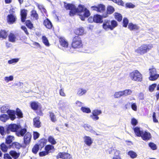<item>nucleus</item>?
Here are the masks:
<instances>
[{
    "label": "nucleus",
    "instance_id": "052dcab7",
    "mask_svg": "<svg viewBox=\"0 0 159 159\" xmlns=\"http://www.w3.org/2000/svg\"><path fill=\"white\" fill-rule=\"evenodd\" d=\"M41 107H40L38 110H37L36 111L37 114L40 116H42L43 115V113L41 110Z\"/></svg>",
    "mask_w": 159,
    "mask_h": 159
},
{
    "label": "nucleus",
    "instance_id": "f704fd0d",
    "mask_svg": "<svg viewBox=\"0 0 159 159\" xmlns=\"http://www.w3.org/2000/svg\"><path fill=\"white\" fill-rule=\"evenodd\" d=\"M87 92V90L82 88H79L78 89L77 94L79 96H81L85 94Z\"/></svg>",
    "mask_w": 159,
    "mask_h": 159
},
{
    "label": "nucleus",
    "instance_id": "69168bd1",
    "mask_svg": "<svg viewBox=\"0 0 159 159\" xmlns=\"http://www.w3.org/2000/svg\"><path fill=\"white\" fill-rule=\"evenodd\" d=\"M3 158L5 159H12V158L10 156L9 154L7 153L4 154Z\"/></svg>",
    "mask_w": 159,
    "mask_h": 159
},
{
    "label": "nucleus",
    "instance_id": "338daca9",
    "mask_svg": "<svg viewBox=\"0 0 159 159\" xmlns=\"http://www.w3.org/2000/svg\"><path fill=\"white\" fill-rule=\"evenodd\" d=\"M59 94L61 96L65 97L66 96V94L64 92V90L63 89H61L59 90Z\"/></svg>",
    "mask_w": 159,
    "mask_h": 159
},
{
    "label": "nucleus",
    "instance_id": "de8ad7c7",
    "mask_svg": "<svg viewBox=\"0 0 159 159\" xmlns=\"http://www.w3.org/2000/svg\"><path fill=\"white\" fill-rule=\"evenodd\" d=\"M129 24V20L126 17H124L123 20V26L124 27H126Z\"/></svg>",
    "mask_w": 159,
    "mask_h": 159
},
{
    "label": "nucleus",
    "instance_id": "5fc2aeb1",
    "mask_svg": "<svg viewBox=\"0 0 159 159\" xmlns=\"http://www.w3.org/2000/svg\"><path fill=\"white\" fill-rule=\"evenodd\" d=\"M135 7V6L131 3L127 2L125 4V7L127 8H133Z\"/></svg>",
    "mask_w": 159,
    "mask_h": 159
},
{
    "label": "nucleus",
    "instance_id": "ddd939ff",
    "mask_svg": "<svg viewBox=\"0 0 159 159\" xmlns=\"http://www.w3.org/2000/svg\"><path fill=\"white\" fill-rule=\"evenodd\" d=\"M16 19V16L13 14H9L7 16V22L9 24H12L15 23Z\"/></svg>",
    "mask_w": 159,
    "mask_h": 159
},
{
    "label": "nucleus",
    "instance_id": "bb28decb",
    "mask_svg": "<svg viewBox=\"0 0 159 159\" xmlns=\"http://www.w3.org/2000/svg\"><path fill=\"white\" fill-rule=\"evenodd\" d=\"M84 142L88 146H90L93 143V141L91 138L89 136H85L84 138Z\"/></svg>",
    "mask_w": 159,
    "mask_h": 159
},
{
    "label": "nucleus",
    "instance_id": "c756f323",
    "mask_svg": "<svg viewBox=\"0 0 159 159\" xmlns=\"http://www.w3.org/2000/svg\"><path fill=\"white\" fill-rule=\"evenodd\" d=\"M15 140L14 136L11 135L7 136L5 139V143L7 144H10Z\"/></svg>",
    "mask_w": 159,
    "mask_h": 159
},
{
    "label": "nucleus",
    "instance_id": "4be33fe9",
    "mask_svg": "<svg viewBox=\"0 0 159 159\" xmlns=\"http://www.w3.org/2000/svg\"><path fill=\"white\" fill-rule=\"evenodd\" d=\"M30 106L31 109L34 111H37L41 107L40 104L38 102L34 101L31 102Z\"/></svg>",
    "mask_w": 159,
    "mask_h": 159
},
{
    "label": "nucleus",
    "instance_id": "a18cd8bd",
    "mask_svg": "<svg viewBox=\"0 0 159 159\" xmlns=\"http://www.w3.org/2000/svg\"><path fill=\"white\" fill-rule=\"evenodd\" d=\"M48 141L52 145H55L57 143V142L54 139L52 136L48 137Z\"/></svg>",
    "mask_w": 159,
    "mask_h": 159
},
{
    "label": "nucleus",
    "instance_id": "ea45409f",
    "mask_svg": "<svg viewBox=\"0 0 159 159\" xmlns=\"http://www.w3.org/2000/svg\"><path fill=\"white\" fill-rule=\"evenodd\" d=\"M9 118L7 114H2L0 116V120L2 122H5Z\"/></svg>",
    "mask_w": 159,
    "mask_h": 159
},
{
    "label": "nucleus",
    "instance_id": "473e14b6",
    "mask_svg": "<svg viewBox=\"0 0 159 159\" xmlns=\"http://www.w3.org/2000/svg\"><path fill=\"white\" fill-rule=\"evenodd\" d=\"M30 16L35 20H38L39 19L38 14L36 11L34 9L31 11Z\"/></svg>",
    "mask_w": 159,
    "mask_h": 159
},
{
    "label": "nucleus",
    "instance_id": "864d4df0",
    "mask_svg": "<svg viewBox=\"0 0 159 159\" xmlns=\"http://www.w3.org/2000/svg\"><path fill=\"white\" fill-rule=\"evenodd\" d=\"M19 59L18 58H13L9 60L8 61V63L9 64H12L14 63H16L18 61Z\"/></svg>",
    "mask_w": 159,
    "mask_h": 159
},
{
    "label": "nucleus",
    "instance_id": "4d7b16f0",
    "mask_svg": "<svg viewBox=\"0 0 159 159\" xmlns=\"http://www.w3.org/2000/svg\"><path fill=\"white\" fill-rule=\"evenodd\" d=\"M38 8L41 10L45 14L47 13V11L46 9L42 5H38L37 6Z\"/></svg>",
    "mask_w": 159,
    "mask_h": 159
},
{
    "label": "nucleus",
    "instance_id": "f8f14e48",
    "mask_svg": "<svg viewBox=\"0 0 159 159\" xmlns=\"http://www.w3.org/2000/svg\"><path fill=\"white\" fill-rule=\"evenodd\" d=\"M32 135L31 133L27 132L24 136L23 143L25 146L29 145L31 141Z\"/></svg>",
    "mask_w": 159,
    "mask_h": 159
},
{
    "label": "nucleus",
    "instance_id": "58836bf2",
    "mask_svg": "<svg viewBox=\"0 0 159 159\" xmlns=\"http://www.w3.org/2000/svg\"><path fill=\"white\" fill-rule=\"evenodd\" d=\"M42 40L43 43L45 46L48 47L50 46V44L49 42L48 38L45 36H42Z\"/></svg>",
    "mask_w": 159,
    "mask_h": 159
},
{
    "label": "nucleus",
    "instance_id": "39448f33",
    "mask_svg": "<svg viewBox=\"0 0 159 159\" xmlns=\"http://www.w3.org/2000/svg\"><path fill=\"white\" fill-rule=\"evenodd\" d=\"M152 48L151 44H144L136 49L135 52L140 55H143L149 52Z\"/></svg>",
    "mask_w": 159,
    "mask_h": 159
},
{
    "label": "nucleus",
    "instance_id": "6e6552de",
    "mask_svg": "<svg viewBox=\"0 0 159 159\" xmlns=\"http://www.w3.org/2000/svg\"><path fill=\"white\" fill-rule=\"evenodd\" d=\"M149 80L150 81H153L157 80L159 77V74L157 73L156 69L152 67L149 69Z\"/></svg>",
    "mask_w": 159,
    "mask_h": 159
},
{
    "label": "nucleus",
    "instance_id": "7c9ffc66",
    "mask_svg": "<svg viewBox=\"0 0 159 159\" xmlns=\"http://www.w3.org/2000/svg\"><path fill=\"white\" fill-rule=\"evenodd\" d=\"M9 147L10 148H16L19 149L22 147V145L20 143L15 142L12 143Z\"/></svg>",
    "mask_w": 159,
    "mask_h": 159
},
{
    "label": "nucleus",
    "instance_id": "4468645a",
    "mask_svg": "<svg viewBox=\"0 0 159 159\" xmlns=\"http://www.w3.org/2000/svg\"><path fill=\"white\" fill-rule=\"evenodd\" d=\"M102 113L101 110L95 109L93 111L92 114L90 115V116L93 120H97L99 118L98 115L101 114Z\"/></svg>",
    "mask_w": 159,
    "mask_h": 159
},
{
    "label": "nucleus",
    "instance_id": "7ed1b4c3",
    "mask_svg": "<svg viewBox=\"0 0 159 159\" xmlns=\"http://www.w3.org/2000/svg\"><path fill=\"white\" fill-rule=\"evenodd\" d=\"M27 11L25 9H22L20 10V19L21 21L24 23L25 22V25L30 30L34 28L33 24L30 20H26L27 16Z\"/></svg>",
    "mask_w": 159,
    "mask_h": 159
},
{
    "label": "nucleus",
    "instance_id": "e2e57ef3",
    "mask_svg": "<svg viewBox=\"0 0 159 159\" xmlns=\"http://www.w3.org/2000/svg\"><path fill=\"white\" fill-rule=\"evenodd\" d=\"M39 136V134L37 132H34L33 133V138L34 140L37 139Z\"/></svg>",
    "mask_w": 159,
    "mask_h": 159
},
{
    "label": "nucleus",
    "instance_id": "1a4fd4ad",
    "mask_svg": "<svg viewBox=\"0 0 159 159\" xmlns=\"http://www.w3.org/2000/svg\"><path fill=\"white\" fill-rule=\"evenodd\" d=\"M91 8L92 11H95L98 12L103 13L105 11V6L102 4L91 6Z\"/></svg>",
    "mask_w": 159,
    "mask_h": 159
},
{
    "label": "nucleus",
    "instance_id": "f3484780",
    "mask_svg": "<svg viewBox=\"0 0 159 159\" xmlns=\"http://www.w3.org/2000/svg\"><path fill=\"white\" fill-rule=\"evenodd\" d=\"M114 11L115 9L112 6H108L107 8L106 12L105 13L103 14V17H107L108 16V15L111 14L114 12Z\"/></svg>",
    "mask_w": 159,
    "mask_h": 159
},
{
    "label": "nucleus",
    "instance_id": "f257e3e1",
    "mask_svg": "<svg viewBox=\"0 0 159 159\" xmlns=\"http://www.w3.org/2000/svg\"><path fill=\"white\" fill-rule=\"evenodd\" d=\"M64 7L67 10H69V15L70 16H75L76 13L80 16L81 19L84 20L85 18H87L90 15L89 10L81 4L78 5V7L72 3H66L64 2Z\"/></svg>",
    "mask_w": 159,
    "mask_h": 159
},
{
    "label": "nucleus",
    "instance_id": "79ce46f5",
    "mask_svg": "<svg viewBox=\"0 0 159 159\" xmlns=\"http://www.w3.org/2000/svg\"><path fill=\"white\" fill-rule=\"evenodd\" d=\"M128 154L129 156L130 157L133 159L136 158L137 155L136 152L133 151H130L128 152Z\"/></svg>",
    "mask_w": 159,
    "mask_h": 159
},
{
    "label": "nucleus",
    "instance_id": "0e129e2a",
    "mask_svg": "<svg viewBox=\"0 0 159 159\" xmlns=\"http://www.w3.org/2000/svg\"><path fill=\"white\" fill-rule=\"evenodd\" d=\"M131 124L135 126L138 124V121L135 119L133 118L131 119Z\"/></svg>",
    "mask_w": 159,
    "mask_h": 159
},
{
    "label": "nucleus",
    "instance_id": "c9c22d12",
    "mask_svg": "<svg viewBox=\"0 0 159 159\" xmlns=\"http://www.w3.org/2000/svg\"><path fill=\"white\" fill-rule=\"evenodd\" d=\"M49 117L51 121L53 122H55L57 120L55 114L51 111L49 112Z\"/></svg>",
    "mask_w": 159,
    "mask_h": 159
},
{
    "label": "nucleus",
    "instance_id": "6ab92c4d",
    "mask_svg": "<svg viewBox=\"0 0 159 159\" xmlns=\"http://www.w3.org/2000/svg\"><path fill=\"white\" fill-rule=\"evenodd\" d=\"M141 137L143 140L144 141H148L151 138V135L149 132L143 131Z\"/></svg>",
    "mask_w": 159,
    "mask_h": 159
},
{
    "label": "nucleus",
    "instance_id": "c85d7f7f",
    "mask_svg": "<svg viewBox=\"0 0 159 159\" xmlns=\"http://www.w3.org/2000/svg\"><path fill=\"white\" fill-rule=\"evenodd\" d=\"M133 130L135 134L137 137H140L141 136L142 134L143 131L141 130L140 128L138 127H136L134 128Z\"/></svg>",
    "mask_w": 159,
    "mask_h": 159
},
{
    "label": "nucleus",
    "instance_id": "09e8293b",
    "mask_svg": "<svg viewBox=\"0 0 159 159\" xmlns=\"http://www.w3.org/2000/svg\"><path fill=\"white\" fill-rule=\"evenodd\" d=\"M122 96H123V94L122 91L116 92L114 95L115 98H118Z\"/></svg>",
    "mask_w": 159,
    "mask_h": 159
},
{
    "label": "nucleus",
    "instance_id": "a211bd4d",
    "mask_svg": "<svg viewBox=\"0 0 159 159\" xmlns=\"http://www.w3.org/2000/svg\"><path fill=\"white\" fill-rule=\"evenodd\" d=\"M43 23L45 27L48 29L51 30L53 28L52 23L47 18L43 20Z\"/></svg>",
    "mask_w": 159,
    "mask_h": 159
},
{
    "label": "nucleus",
    "instance_id": "dca6fc26",
    "mask_svg": "<svg viewBox=\"0 0 159 159\" xmlns=\"http://www.w3.org/2000/svg\"><path fill=\"white\" fill-rule=\"evenodd\" d=\"M103 17V14L102 16L96 14L94 15L93 16V20L94 22L97 23H102L103 21L102 20Z\"/></svg>",
    "mask_w": 159,
    "mask_h": 159
},
{
    "label": "nucleus",
    "instance_id": "9d476101",
    "mask_svg": "<svg viewBox=\"0 0 159 159\" xmlns=\"http://www.w3.org/2000/svg\"><path fill=\"white\" fill-rule=\"evenodd\" d=\"M20 128V125L16 124H10L9 125L7 128V132L8 134L10 131L12 132H15L16 133Z\"/></svg>",
    "mask_w": 159,
    "mask_h": 159
},
{
    "label": "nucleus",
    "instance_id": "680f3d73",
    "mask_svg": "<svg viewBox=\"0 0 159 159\" xmlns=\"http://www.w3.org/2000/svg\"><path fill=\"white\" fill-rule=\"evenodd\" d=\"M149 145L150 147L153 150H155L156 149L157 147L154 143H149Z\"/></svg>",
    "mask_w": 159,
    "mask_h": 159
},
{
    "label": "nucleus",
    "instance_id": "603ef678",
    "mask_svg": "<svg viewBox=\"0 0 159 159\" xmlns=\"http://www.w3.org/2000/svg\"><path fill=\"white\" fill-rule=\"evenodd\" d=\"M7 131H5L4 128L2 126H0V134L2 136H4L6 134V132Z\"/></svg>",
    "mask_w": 159,
    "mask_h": 159
},
{
    "label": "nucleus",
    "instance_id": "412c9836",
    "mask_svg": "<svg viewBox=\"0 0 159 159\" xmlns=\"http://www.w3.org/2000/svg\"><path fill=\"white\" fill-rule=\"evenodd\" d=\"M40 117H37L33 119V125L36 128H39L41 127V122L40 121Z\"/></svg>",
    "mask_w": 159,
    "mask_h": 159
},
{
    "label": "nucleus",
    "instance_id": "774afa93",
    "mask_svg": "<svg viewBox=\"0 0 159 159\" xmlns=\"http://www.w3.org/2000/svg\"><path fill=\"white\" fill-rule=\"evenodd\" d=\"M131 107L132 110L134 111H136L137 110V107L135 103H133L131 104Z\"/></svg>",
    "mask_w": 159,
    "mask_h": 159
},
{
    "label": "nucleus",
    "instance_id": "20e7f679",
    "mask_svg": "<svg viewBox=\"0 0 159 159\" xmlns=\"http://www.w3.org/2000/svg\"><path fill=\"white\" fill-rule=\"evenodd\" d=\"M71 45V47L74 49L82 48L83 47V44L82 38L79 36L73 37Z\"/></svg>",
    "mask_w": 159,
    "mask_h": 159
},
{
    "label": "nucleus",
    "instance_id": "a878e982",
    "mask_svg": "<svg viewBox=\"0 0 159 159\" xmlns=\"http://www.w3.org/2000/svg\"><path fill=\"white\" fill-rule=\"evenodd\" d=\"M27 132V129L25 128H23L21 129L19 131L18 130L16 134L18 137H22L24 136Z\"/></svg>",
    "mask_w": 159,
    "mask_h": 159
},
{
    "label": "nucleus",
    "instance_id": "5701e85b",
    "mask_svg": "<svg viewBox=\"0 0 159 159\" xmlns=\"http://www.w3.org/2000/svg\"><path fill=\"white\" fill-rule=\"evenodd\" d=\"M9 154L11 157L14 159H17L20 156V153L17 152L14 150H11L10 151Z\"/></svg>",
    "mask_w": 159,
    "mask_h": 159
},
{
    "label": "nucleus",
    "instance_id": "2eb2a0df",
    "mask_svg": "<svg viewBox=\"0 0 159 159\" xmlns=\"http://www.w3.org/2000/svg\"><path fill=\"white\" fill-rule=\"evenodd\" d=\"M58 40L59 43L62 47L64 48H67L68 47V42L64 37H60L58 38Z\"/></svg>",
    "mask_w": 159,
    "mask_h": 159
},
{
    "label": "nucleus",
    "instance_id": "bf43d9fd",
    "mask_svg": "<svg viewBox=\"0 0 159 159\" xmlns=\"http://www.w3.org/2000/svg\"><path fill=\"white\" fill-rule=\"evenodd\" d=\"M21 29L23 30L25 33L27 35H28L29 34V32H28L27 29L26 27L25 26H21Z\"/></svg>",
    "mask_w": 159,
    "mask_h": 159
},
{
    "label": "nucleus",
    "instance_id": "8fccbe9b",
    "mask_svg": "<svg viewBox=\"0 0 159 159\" xmlns=\"http://www.w3.org/2000/svg\"><path fill=\"white\" fill-rule=\"evenodd\" d=\"M83 127L86 130L88 131H91L93 130L92 127L88 124H84Z\"/></svg>",
    "mask_w": 159,
    "mask_h": 159
},
{
    "label": "nucleus",
    "instance_id": "9b49d317",
    "mask_svg": "<svg viewBox=\"0 0 159 159\" xmlns=\"http://www.w3.org/2000/svg\"><path fill=\"white\" fill-rule=\"evenodd\" d=\"M56 158L57 159H70L71 156L70 154L66 152H59L56 156Z\"/></svg>",
    "mask_w": 159,
    "mask_h": 159
},
{
    "label": "nucleus",
    "instance_id": "3c124183",
    "mask_svg": "<svg viewBox=\"0 0 159 159\" xmlns=\"http://www.w3.org/2000/svg\"><path fill=\"white\" fill-rule=\"evenodd\" d=\"M123 95L127 96L131 94L132 93V91L129 89H125L123 91Z\"/></svg>",
    "mask_w": 159,
    "mask_h": 159
},
{
    "label": "nucleus",
    "instance_id": "72a5a7b5",
    "mask_svg": "<svg viewBox=\"0 0 159 159\" xmlns=\"http://www.w3.org/2000/svg\"><path fill=\"white\" fill-rule=\"evenodd\" d=\"M115 18L118 21L120 22L122 19V16L118 12H115L114 14Z\"/></svg>",
    "mask_w": 159,
    "mask_h": 159
},
{
    "label": "nucleus",
    "instance_id": "37998d69",
    "mask_svg": "<svg viewBox=\"0 0 159 159\" xmlns=\"http://www.w3.org/2000/svg\"><path fill=\"white\" fill-rule=\"evenodd\" d=\"M39 148L37 144H36L32 149V152L34 154H37L39 149Z\"/></svg>",
    "mask_w": 159,
    "mask_h": 159
},
{
    "label": "nucleus",
    "instance_id": "4c0bfd02",
    "mask_svg": "<svg viewBox=\"0 0 159 159\" xmlns=\"http://www.w3.org/2000/svg\"><path fill=\"white\" fill-rule=\"evenodd\" d=\"M7 37V32L4 30H0V38L5 39Z\"/></svg>",
    "mask_w": 159,
    "mask_h": 159
},
{
    "label": "nucleus",
    "instance_id": "393cba45",
    "mask_svg": "<svg viewBox=\"0 0 159 159\" xmlns=\"http://www.w3.org/2000/svg\"><path fill=\"white\" fill-rule=\"evenodd\" d=\"M128 28L131 31L136 30L139 29V27L138 25L130 22L128 25Z\"/></svg>",
    "mask_w": 159,
    "mask_h": 159
},
{
    "label": "nucleus",
    "instance_id": "2f4dec72",
    "mask_svg": "<svg viewBox=\"0 0 159 159\" xmlns=\"http://www.w3.org/2000/svg\"><path fill=\"white\" fill-rule=\"evenodd\" d=\"M8 41L14 43L16 41V36L15 34L12 33H10L8 35Z\"/></svg>",
    "mask_w": 159,
    "mask_h": 159
},
{
    "label": "nucleus",
    "instance_id": "cd10ccee",
    "mask_svg": "<svg viewBox=\"0 0 159 159\" xmlns=\"http://www.w3.org/2000/svg\"><path fill=\"white\" fill-rule=\"evenodd\" d=\"M47 143V139L44 138H43L39 140V141L38 143L37 144L39 147L40 148L41 150L46 144Z\"/></svg>",
    "mask_w": 159,
    "mask_h": 159
},
{
    "label": "nucleus",
    "instance_id": "f03ea898",
    "mask_svg": "<svg viewBox=\"0 0 159 159\" xmlns=\"http://www.w3.org/2000/svg\"><path fill=\"white\" fill-rule=\"evenodd\" d=\"M118 25V23L116 20H104L102 25V27L106 31L109 30H112Z\"/></svg>",
    "mask_w": 159,
    "mask_h": 159
},
{
    "label": "nucleus",
    "instance_id": "a19ab883",
    "mask_svg": "<svg viewBox=\"0 0 159 159\" xmlns=\"http://www.w3.org/2000/svg\"><path fill=\"white\" fill-rule=\"evenodd\" d=\"M0 147L2 151L4 152H7L8 148V147L4 143L1 144Z\"/></svg>",
    "mask_w": 159,
    "mask_h": 159
},
{
    "label": "nucleus",
    "instance_id": "e433bc0d",
    "mask_svg": "<svg viewBox=\"0 0 159 159\" xmlns=\"http://www.w3.org/2000/svg\"><path fill=\"white\" fill-rule=\"evenodd\" d=\"M15 113L18 118H22L23 117V114L21 110L19 108L16 109Z\"/></svg>",
    "mask_w": 159,
    "mask_h": 159
},
{
    "label": "nucleus",
    "instance_id": "13d9d810",
    "mask_svg": "<svg viewBox=\"0 0 159 159\" xmlns=\"http://www.w3.org/2000/svg\"><path fill=\"white\" fill-rule=\"evenodd\" d=\"M5 80L7 82H8L10 81H12L13 79V76L12 75H10L9 77H5L4 78Z\"/></svg>",
    "mask_w": 159,
    "mask_h": 159
},
{
    "label": "nucleus",
    "instance_id": "0eeeda50",
    "mask_svg": "<svg viewBox=\"0 0 159 159\" xmlns=\"http://www.w3.org/2000/svg\"><path fill=\"white\" fill-rule=\"evenodd\" d=\"M45 151L40 152L39 153L40 157H42L48 155L49 153H52L55 150L54 147L51 144H48L44 148Z\"/></svg>",
    "mask_w": 159,
    "mask_h": 159
},
{
    "label": "nucleus",
    "instance_id": "423d86ee",
    "mask_svg": "<svg viewBox=\"0 0 159 159\" xmlns=\"http://www.w3.org/2000/svg\"><path fill=\"white\" fill-rule=\"evenodd\" d=\"M129 77L133 81L141 82L143 80V75L137 70H134L130 72L129 74Z\"/></svg>",
    "mask_w": 159,
    "mask_h": 159
},
{
    "label": "nucleus",
    "instance_id": "49530a36",
    "mask_svg": "<svg viewBox=\"0 0 159 159\" xmlns=\"http://www.w3.org/2000/svg\"><path fill=\"white\" fill-rule=\"evenodd\" d=\"M80 109L83 112L86 113H89L91 112L90 109L88 107H83L81 108Z\"/></svg>",
    "mask_w": 159,
    "mask_h": 159
},
{
    "label": "nucleus",
    "instance_id": "6e6d98bb",
    "mask_svg": "<svg viewBox=\"0 0 159 159\" xmlns=\"http://www.w3.org/2000/svg\"><path fill=\"white\" fill-rule=\"evenodd\" d=\"M157 86V84L155 83H154L150 85L149 87V90L151 92H153L154 90L155 87Z\"/></svg>",
    "mask_w": 159,
    "mask_h": 159
},
{
    "label": "nucleus",
    "instance_id": "b1692460",
    "mask_svg": "<svg viewBox=\"0 0 159 159\" xmlns=\"http://www.w3.org/2000/svg\"><path fill=\"white\" fill-rule=\"evenodd\" d=\"M74 33L77 36L83 35L84 34V30L83 27H80L77 28L74 31Z\"/></svg>",
    "mask_w": 159,
    "mask_h": 159
},
{
    "label": "nucleus",
    "instance_id": "aec40b11",
    "mask_svg": "<svg viewBox=\"0 0 159 159\" xmlns=\"http://www.w3.org/2000/svg\"><path fill=\"white\" fill-rule=\"evenodd\" d=\"M7 113L8 115L9 119L11 120H14L16 118V116L15 111L12 110H8L7 111Z\"/></svg>",
    "mask_w": 159,
    "mask_h": 159
},
{
    "label": "nucleus",
    "instance_id": "c03bdc74",
    "mask_svg": "<svg viewBox=\"0 0 159 159\" xmlns=\"http://www.w3.org/2000/svg\"><path fill=\"white\" fill-rule=\"evenodd\" d=\"M120 154L119 151L118 150H115L114 156L113 157L112 159H121Z\"/></svg>",
    "mask_w": 159,
    "mask_h": 159
}]
</instances>
